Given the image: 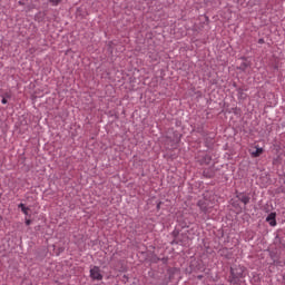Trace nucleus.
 I'll list each match as a JSON object with an SVG mask.
<instances>
[{
	"mask_svg": "<svg viewBox=\"0 0 285 285\" xmlns=\"http://www.w3.org/2000/svg\"><path fill=\"white\" fill-rule=\"evenodd\" d=\"M244 273H246V267L240 265L232 266L228 282H230L233 285H246V281H244L246 275Z\"/></svg>",
	"mask_w": 285,
	"mask_h": 285,
	"instance_id": "f257e3e1",
	"label": "nucleus"
},
{
	"mask_svg": "<svg viewBox=\"0 0 285 285\" xmlns=\"http://www.w3.org/2000/svg\"><path fill=\"white\" fill-rule=\"evenodd\" d=\"M90 277L91 279H96L97 282H101V279H104V275H101V269L99 268V266H94L90 269Z\"/></svg>",
	"mask_w": 285,
	"mask_h": 285,
	"instance_id": "f03ea898",
	"label": "nucleus"
},
{
	"mask_svg": "<svg viewBox=\"0 0 285 285\" xmlns=\"http://www.w3.org/2000/svg\"><path fill=\"white\" fill-rule=\"evenodd\" d=\"M236 197L238 198V202H242L245 206L247 204H250V195L246 193H236Z\"/></svg>",
	"mask_w": 285,
	"mask_h": 285,
	"instance_id": "7ed1b4c3",
	"label": "nucleus"
},
{
	"mask_svg": "<svg viewBox=\"0 0 285 285\" xmlns=\"http://www.w3.org/2000/svg\"><path fill=\"white\" fill-rule=\"evenodd\" d=\"M217 170H215V167H208L203 170V177L206 179H213L215 178Z\"/></svg>",
	"mask_w": 285,
	"mask_h": 285,
	"instance_id": "20e7f679",
	"label": "nucleus"
},
{
	"mask_svg": "<svg viewBox=\"0 0 285 285\" xmlns=\"http://www.w3.org/2000/svg\"><path fill=\"white\" fill-rule=\"evenodd\" d=\"M220 257H225V259H233V253L227 247H223L218 250Z\"/></svg>",
	"mask_w": 285,
	"mask_h": 285,
	"instance_id": "39448f33",
	"label": "nucleus"
},
{
	"mask_svg": "<svg viewBox=\"0 0 285 285\" xmlns=\"http://www.w3.org/2000/svg\"><path fill=\"white\" fill-rule=\"evenodd\" d=\"M266 222L269 223V226H277V213L272 212L271 214H268V216L266 217Z\"/></svg>",
	"mask_w": 285,
	"mask_h": 285,
	"instance_id": "423d86ee",
	"label": "nucleus"
},
{
	"mask_svg": "<svg viewBox=\"0 0 285 285\" xmlns=\"http://www.w3.org/2000/svg\"><path fill=\"white\" fill-rule=\"evenodd\" d=\"M179 229H174L171 232V237H174V239L170 242L171 246H175V244H179L181 240L179 239Z\"/></svg>",
	"mask_w": 285,
	"mask_h": 285,
	"instance_id": "0eeeda50",
	"label": "nucleus"
},
{
	"mask_svg": "<svg viewBox=\"0 0 285 285\" xmlns=\"http://www.w3.org/2000/svg\"><path fill=\"white\" fill-rule=\"evenodd\" d=\"M197 206L203 213H208V203L206 200H198Z\"/></svg>",
	"mask_w": 285,
	"mask_h": 285,
	"instance_id": "6e6552de",
	"label": "nucleus"
},
{
	"mask_svg": "<svg viewBox=\"0 0 285 285\" xmlns=\"http://www.w3.org/2000/svg\"><path fill=\"white\" fill-rule=\"evenodd\" d=\"M244 90L245 89L242 87L236 89V92H238L237 94L238 99H240L243 101L246 100V97H248V95H246V92H244Z\"/></svg>",
	"mask_w": 285,
	"mask_h": 285,
	"instance_id": "1a4fd4ad",
	"label": "nucleus"
},
{
	"mask_svg": "<svg viewBox=\"0 0 285 285\" xmlns=\"http://www.w3.org/2000/svg\"><path fill=\"white\" fill-rule=\"evenodd\" d=\"M210 161H213V157L208 154L203 156V158L200 159V164H205V166H208Z\"/></svg>",
	"mask_w": 285,
	"mask_h": 285,
	"instance_id": "9d476101",
	"label": "nucleus"
},
{
	"mask_svg": "<svg viewBox=\"0 0 285 285\" xmlns=\"http://www.w3.org/2000/svg\"><path fill=\"white\" fill-rule=\"evenodd\" d=\"M178 239H180L179 243H174V245H180L186 244V239H188V235L186 234H179Z\"/></svg>",
	"mask_w": 285,
	"mask_h": 285,
	"instance_id": "9b49d317",
	"label": "nucleus"
},
{
	"mask_svg": "<svg viewBox=\"0 0 285 285\" xmlns=\"http://www.w3.org/2000/svg\"><path fill=\"white\" fill-rule=\"evenodd\" d=\"M263 154H264L263 148H256V150L252 153V157H261Z\"/></svg>",
	"mask_w": 285,
	"mask_h": 285,
	"instance_id": "f8f14e48",
	"label": "nucleus"
},
{
	"mask_svg": "<svg viewBox=\"0 0 285 285\" xmlns=\"http://www.w3.org/2000/svg\"><path fill=\"white\" fill-rule=\"evenodd\" d=\"M247 68H248V62H242L240 66L238 67V70L246 72Z\"/></svg>",
	"mask_w": 285,
	"mask_h": 285,
	"instance_id": "ddd939ff",
	"label": "nucleus"
},
{
	"mask_svg": "<svg viewBox=\"0 0 285 285\" xmlns=\"http://www.w3.org/2000/svg\"><path fill=\"white\" fill-rule=\"evenodd\" d=\"M60 2L61 0H49V3H51L52 6H57Z\"/></svg>",
	"mask_w": 285,
	"mask_h": 285,
	"instance_id": "4468645a",
	"label": "nucleus"
},
{
	"mask_svg": "<svg viewBox=\"0 0 285 285\" xmlns=\"http://www.w3.org/2000/svg\"><path fill=\"white\" fill-rule=\"evenodd\" d=\"M22 213L23 215H30V208L29 207H26V208H22Z\"/></svg>",
	"mask_w": 285,
	"mask_h": 285,
	"instance_id": "2eb2a0df",
	"label": "nucleus"
},
{
	"mask_svg": "<svg viewBox=\"0 0 285 285\" xmlns=\"http://www.w3.org/2000/svg\"><path fill=\"white\" fill-rule=\"evenodd\" d=\"M24 224L26 226H30V224H32V220L30 218H26Z\"/></svg>",
	"mask_w": 285,
	"mask_h": 285,
	"instance_id": "dca6fc26",
	"label": "nucleus"
},
{
	"mask_svg": "<svg viewBox=\"0 0 285 285\" xmlns=\"http://www.w3.org/2000/svg\"><path fill=\"white\" fill-rule=\"evenodd\" d=\"M18 208H21V212L23 210V208H26V205L23 203L18 205Z\"/></svg>",
	"mask_w": 285,
	"mask_h": 285,
	"instance_id": "f3484780",
	"label": "nucleus"
},
{
	"mask_svg": "<svg viewBox=\"0 0 285 285\" xmlns=\"http://www.w3.org/2000/svg\"><path fill=\"white\" fill-rule=\"evenodd\" d=\"M275 240L279 242V244H282V238H279V236H276Z\"/></svg>",
	"mask_w": 285,
	"mask_h": 285,
	"instance_id": "a211bd4d",
	"label": "nucleus"
},
{
	"mask_svg": "<svg viewBox=\"0 0 285 285\" xmlns=\"http://www.w3.org/2000/svg\"><path fill=\"white\" fill-rule=\"evenodd\" d=\"M2 104H8V99H6V97L2 98Z\"/></svg>",
	"mask_w": 285,
	"mask_h": 285,
	"instance_id": "6ab92c4d",
	"label": "nucleus"
},
{
	"mask_svg": "<svg viewBox=\"0 0 285 285\" xmlns=\"http://www.w3.org/2000/svg\"><path fill=\"white\" fill-rule=\"evenodd\" d=\"M233 87L236 88V90L237 88H242V87H237V82H233Z\"/></svg>",
	"mask_w": 285,
	"mask_h": 285,
	"instance_id": "aec40b11",
	"label": "nucleus"
},
{
	"mask_svg": "<svg viewBox=\"0 0 285 285\" xmlns=\"http://www.w3.org/2000/svg\"><path fill=\"white\" fill-rule=\"evenodd\" d=\"M159 208H161V202L157 204V210H159Z\"/></svg>",
	"mask_w": 285,
	"mask_h": 285,
	"instance_id": "412c9836",
	"label": "nucleus"
},
{
	"mask_svg": "<svg viewBox=\"0 0 285 285\" xmlns=\"http://www.w3.org/2000/svg\"><path fill=\"white\" fill-rule=\"evenodd\" d=\"M258 43H264V39L263 38L258 39Z\"/></svg>",
	"mask_w": 285,
	"mask_h": 285,
	"instance_id": "4be33fe9",
	"label": "nucleus"
},
{
	"mask_svg": "<svg viewBox=\"0 0 285 285\" xmlns=\"http://www.w3.org/2000/svg\"><path fill=\"white\" fill-rule=\"evenodd\" d=\"M4 98L10 99V94H6Z\"/></svg>",
	"mask_w": 285,
	"mask_h": 285,
	"instance_id": "5701e85b",
	"label": "nucleus"
},
{
	"mask_svg": "<svg viewBox=\"0 0 285 285\" xmlns=\"http://www.w3.org/2000/svg\"><path fill=\"white\" fill-rule=\"evenodd\" d=\"M18 3H19V6H26V3H23V1H19Z\"/></svg>",
	"mask_w": 285,
	"mask_h": 285,
	"instance_id": "b1692460",
	"label": "nucleus"
},
{
	"mask_svg": "<svg viewBox=\"0 0 285 285\" xmlns=\"http://www.w3.org/2000/svg\"><path fill=\"white\" fill-rule=\"evenodd\" d=\"M124 279H128V276L124 275Z\"/></svg>",
	"mask_w": 285,
	"mask_h": 285,
	"instance_id": "393cba45",
	"label": "nucleus"
},
{
	"mask_svg": "<svg viewBox=\"0 0 285 285\" xmlns=\"http://www.w3.org/2000/svg\"><path fill=\"white\" fill-rule=\"evenodd\" d=\"M2 220H3V217L0 216V222H2Z\"/></svg>",
	"mask_w": 285,
	"mask_h": 285,
	"instance_id": "a878e982",
	"label": "nucleus"
},
{
	"mask_svg": "<svg viewBox=\"0 0 285 285\" xmlns=\"http://www.w3.org/2000/svg\"><path fill=\"white\" fill-rule=\"evenodd\" d=\"M203 276H198V279H202Z\"/></svg>",
	"mask_w": 285,
	"mask_h": 285,
	"instance_id": "bb28decb",
	"label": "nucleus"
}]
</instances>
